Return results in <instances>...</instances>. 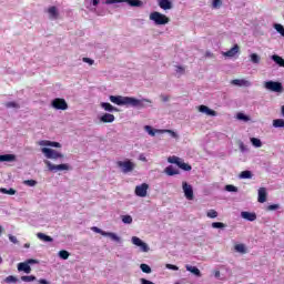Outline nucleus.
Segmentation results:
<instances>
[{
	"label": "nucleus",
	"instance_id": "f257e3e1",
	"mask_svg": "<svg viewBox=\"0 0 284 284\" xmlns=\"http://www.w3.org/2000/svg\"><path fill=\"white\" fill-rule=\"evenodd\" d=\"M111 103L115 105H131L132 108H145V103H152L148 99L139 100L136 98L121 97V95H110Z\"/></svg>",
	"mask_w": 284,
	"mask_h": 284
},
{
	"label": "nucleus",
	"instance_id": "f03ea898",
	"mask_svg": "<svg viewBox=\"0 0 284 284\" xmlns=\"http://www.w3.org/2000/svg\"><path fill=\"white\" fill-rule=\"evenodd\" d=\"M150 20L154 21L155 26H165L170 23V18H168L165 14L154 11L150 14Z\"/></svg>",
	"mask_w": 284,
	"mask_h": 284
},
{
	"label": "nucleus",
	"instance_id": "7ed1b4c3",
	"mask_svg": "<svg viewBox=\"0 0 284 284\" xmlns=\"http://www.w3.org/2000/svg\"><path fill=\"white\" fill-rule=\"evenodd\" d=\"M112 3H128L131 8H143V1L141 0H106V6H112Z\"/></svg>",
	"mask_w": 284,
	"mask_h": 284
},
{
	"label": "nucleus",
	"instance_id": "20e7f679",
	"mask_svg": "<svg viewBox=\"0 0 284 284\" xmlns=\"http://www.w3.org/2000/svg\"><path fill=\"white\" fill-rule=\"evenodd\" d=\"M118 168H121L123 174H128L129 172H133L136 164L134 162L126 160V161H118Z\"/></svg>",
	"mask_w": 284,
	"mask_h": 284
},
{
	"label": "nucleus",
	"instance_id": "39448f33",
	"mask_svg": "<svg viewBox=\"0 0 284 284\" xmlns=\"http://www.w3.org/2000/svg\"><path fill=\"white\" fill-rule=\"evenodd\" d=\"M44 164L47 165L49 172H63L70 170L68 164H52V162L45 160Z\"/></svg>",
	"mask_w": 284,
	"mask_h": 284
},
{
	"label": "nucleus",
	"instance_id": "423d86ee",
	"mask_svg": "<svg viewBox=\"0 0 284 284\" xmlns=\"http://www.w3.org/2000/svg\"><path fill=\"white\" fill-rule=\"evenodd\" d=\"M41 152L44 154L47 159H53V160L63 159V153L53 149L42 148Z\"/></svg>",
	"mask_w": 284,
	"mask_h": 284
},
{
	"label": "nucleus",
	"instance_id": "0eeeda50",
	"mask_svg": "<svg viewBox=\"0 0 284 284\" xmlns=\"http://www.w3.org/2000/svg\"><path fill=\"white\" fill-rule=\"evenodd\" d=\"M51 106L54 110H63V111H65V110H68V102L63 98H55V99L52 100Z\"/></svg>",
	"mask_w": 284,
	"mask_h": 284
},
{
	"label": "nucleus",
	"instance_id": "6e6552de",
	"mask_svg": "<svg viewBox=\"0 0 284 284\" xmlns=\"http://www.w3.org/2000/svg\"><path fill=\"white\" fill-rule=\"evenodd\" d=\"M264 87L271 92H283V83L281 82L267 81Z\"/></svg>",
	"mask_w": 284,
	"mask_h": 284
},
{
	"label": "nucleus",
	"instance_id": "1a4fd4ad",
	"mask_svg": "<svg viewBox=\"0 0 284 284\" xmlns=\"http://www.w3.org/2000/svg\"><path fill=\"white\" fill-rule=\"evenodd\" d=\"M182 190L187 201H194V190L192 189V185L187 184V182H183Z\"/></svg>",
	"mask_w": 284,
	"mask_h": 284
},
{
	"label": "nucleus",
	"instance_id": "9d476101",
	"mask_svg": "<svg viewBox=\"0 0 284 284\" xmlns=\"http://www.w3.org/2000/svg\"><path fill=\"white\" fill-rule=\"evenodd\" d=\"M148 190H150V185L148 183H142L141 185L135 186V195L145 199V196H148Z\"/></svg>",
	"mask_w": 284,
	"mask_h": 284
},
{
	"label": "nucleus",
	"instance_id": "9b49d317",
	"mask_svg": "<svg viewBox=\"0 0 284 284\" xmlns=\"http://www.w3.org/2000/svg\"><path fill=\"white\" fill-rule=\"evenodd\" d=\"M131 241L133 245H136V247H141L142 252H150V246H148L145 242H142L139 237L133 236Z\"/></svg>",
	"mask_w": 284,
	"mask_h": 284
},
{
	"label": "nucleus",
	"instance_id": "f8f14e48",
	"mask_svg": "<svg viewBox=\"0 0 284 284\" xmlns=\"http://www.w3.org/2000/svg\"><path fill=\"white\" fill-rule=\"evenodd\" d=\"M199 112H201L202 114H206L207 116H216V111L210 109V106L207 105H200L199 106Z\"/></svg>",
	"mask_w": 284,
	"mask_h": 284
},
{
	"label": "nucleus",
	"instance_id": "ddd939ff",
	"mask_svg": "<svg viewBox=\"0 0 284 284\" xmlns=\"http://www.w3.org/2000/svg\"><path fill=\"white\" fill-rule=\"evenodd\" d=\"M18 272H24V274H30L32 267L27 262H21L18 264Z\"/></svg>",
	"mask_w": 284,
	"mask_h": 284
},
{
	"label": "nucleus",
	"instance_id": "4468645a",
	"mask_svg": "<svg viewBox=\"0 0 284 284\" xmlns=\"http://www.w3.org/2000/svg\"><path fill=\"white\" fill-rule=\"evenodd\" d=\"M17 161V155L14 154H3V155H0V163H12Z\"/></svg>",
	"mask_w": 284,
	"mask_h": 284
},
{
	"label": "nucleus",
	"instance_id": "2eb2a0df",
	"mask_svg": "<svg viewBox=\"0 0 284 284\" xmlns=\"http://www.w3.org/2000/svg\"><path fill=\"white\" fill-rule=\"evenodd\" d=\"M232 85H239L240 88L241 87H244V88H250V85H252V83L247 80H239V79H235V80H232Z\"/></svg>",
	"mask_w": 284,
	"mask_h": 284
},
{
	"label": "nucleus",
	"instance_id": "dca6fc26",
	"mask_svg": "<svg viewBox=\"0 0 284 284\" xmlns=\"http://www.w3.org/2000/svg\"><path fill=\"white\" fill-rule=\"evenodd\" d=\"M242 219H244L245 221H255L256 220V213H252V212H247V211H243L241 213Z\"/></svg>",
	"mask_w": 284,
	"mask_h": 284
},
{
	"label": "nucleus",
	"instance_id": "f3484780",
	"mask_svg": "<svg viewBox=\"0 0 284 284\" xmlns=\"http://www.w3.org/2000/svg\"><path fill=\"white\" fill-rule=\"evenodd\" d=\"M158 3L162 10H172V1L170 0H158Z\"/></svg>",
	"mask_w": 284,
	"mask_h": 284
},
{
	"label": "nucleus",
	"instance_id": "a211bd4d",
	"mask_svg": "<svg viewBox=\"0 0 284 284\" xmlns=\"http://www.w3.org/2000/svg\"><path fill=\"white\" fill-rule=\"evenodd\" d=\"M48 14L50 19H53V20L59 19V10L54 6L49 7Z\"/></svg>",
	"mask_w": 284,
	"mask_h": 284
},
{
	"label": "nucleus",
	"instance_id": "6ab92c4d",
	"mask_svg": "<svg viewBox=\"0 0 284 284\" xmlns=\"http://www.w3.org/2000/svg\"><path fill=\"white\" fill-rule=\"evenodd\" d=\"M114 114L112 113H104L101 118L100 121L102 123H114Z\"/></svg>",
	"mask_w": 284,
	"mask_h": 284
},
{
	"label": "nucleus",
	"instance_id": "aec40b11",
	"mask_svg": "<svg viewBox=\"0 0 284 284\" xmlns=\"http://www.w3.org/2000/svg\"><path fill=\"white\" fill-rule=\"evenodd\" d=\"M258 203H265L267 201V191L265 187H261L258 190V197H257Z\"/></svg>",
	"mask_w": 284,
	"mask_h": 284
},
{
	"label": "nucleus",
	"instance_id": "412c9836",
	"mask_svg": "<svg viewBox=\"0 0 284 284\" xmlns=\"http://www.w3.org/2000/svg\"><path fill=\"white\" fill-rule=\"evenodd\" d=\"M239 50H240L239 44H235L229 51L224 52L223 55L229 58L236 57V54H239Z\"/></svg>",
	"mask_w": 284,
	"mask_h": 284
},
{
	"label": "nucleus",
	"instance_id": "4be33fe9",
	"mask_svg": "<svg viewBox=\"0 0 284 284\" xmlns=\"http://www.w3.org/2000/svg\"><path fill=\"white\" fill-rule=\"evenodd\" d=\"M39 145L49 146V148H61V143L52 142V141H49V140L40 141Z\"/></svg>",
	"mask_w": 284,
	"mask_h": 284
},
{
	"label": "nucleus",
	"instance_id": "5701e85b",
	"mask_svg": "<svg viewBox=\"0 0 284 284\" xmlns=\"http://www.w3.org/2000/svg\"><path fill=\"white\" fill-rule=\"evenodd\" d=\"M101 108H103V110H105V112H119V109L112 106V104H110V102H102Z\"/></svg>",
	"mask_w": 284,
	"mask_h": 284
},
{
	"label": "nucleus",
	"instance_id": "b1692460",
	"mask_svg": "<svg viewBox=\"0 0 284 284\" xmlns=\"http://www.w3.org/2000/svg\"><path fill=\"white\" fill-rule=\"evenodd\" d=\"M186 272H191V274H194V276L201 277V270L196 266L186 265Z\"/></svg>",
	"mask_w": 284,
	"mask_h": 284
},
{
	"label": "nucleus",
	"instance_id": "393cba45",
	"mask_svg": "<svg viewBox=\"0 0 284 284\" xmlns=\"http://www.w3.org/2000/svg\"><path fill=\"white\" fill-rule=\"evenodd\" d=\"M37 237L40 241H43L44 243H52V241H54V239H52V236L45 235V233H38Z\"/></svg>",
	"mask_w": 284,
	"mask_h": 284
},
{
	"label": "nucleus",
	"instance_id": "a878e982",
	"mask_svg": "<svg viewBox=\"0 0 284 284\" xmlns=\"http://www.w3.org/2000/svg\"><path fill=\"white\" fill-rule=\"evenodd\" d=\"M164 172H165V174H168V176H176V174H179V170H175V168L172 165L166 166L164 169Z\"/></svg>",
	"mask_w": 284,
	"mask_h": 284
},
{
	"label": "nucleus",
	"instance_id": "bb28decb",
	"mask_svg": "<svg viewBox=\"0 0 284 284\" xmlns=\"http://www.w3.org/2000/svg\"><path fill=\"white\" fill-rule=\"evenodd\" d=\"M178 168H180V170H183L184 172L192 171V165H190L189 163L183 162V160H180V163H178Z\"/></svg>",
	"mask_w": 284,
	"mask_h": 284
},
{
	"label": "nucleus",
	"instance_id": "cd10ccee",
	"mask_svg": "<svg viewBox=\"0 0 284 284\" xmlns=\"http://www.w3.org/2000/svg\"><path fill=\"white\" fill-rule=\"evenodd\" d=\"M156 132H159V134H170V136H172V139H179V134L172 130H158Z\"/></svg>",
	"mask_w": 284,
	"mask_h": 284
},
{
	"label": "nucleus",
	"instance_id": "c85d7f7f",
	"mask_svg": "<svg viewBox=\"0 0 284 284\" xmlns=\"http://www.w3.org/2000/svg\"><path fill=\"white\" fill-rule=\"evenodd\" d=\"M104 236H109V239H111V241H114L115 243H121V237H119V235H116L115 233L105 232Z\"/></svg>",
	"mask_w": 284,
	"mask_h": 284
},
{
	"label": "nucleus",
	"instance_id": "c756f323",
	"mask_svg": "<svg viewBox=\"0 0 284 284\" xmlns=\"http://www.w3.org/2000/svg\"><path fill=\"white\" fill-rule=\"evenodd\" d=\"M273 61L280 65V68H284V59L280 55H272Z\"/></svg>",
	"mask_w": 284,
	"mask_h": 284
},
{
	"label": "nucleus",
	"instance_id": "7c9ffc66",
	"mask_svg": "<svg viewBox=\"0 0 284 284\" xmlns=\"http://www.w3.org/2000/svg\"><path fill=\"white\" fill-rule=\"evenodd\" d=\"M0 192L1 194H9L10 196H14V194H17V190L14 189H4V187H1L0 189Z\"/></svg>",
	"mask_w": 284,
	"mask_h": 284
},
{
	"label": "nucleus",
	"instance_id": "2f4dec72",
	"mask_svg": "<svg viewBox=\"0 0 284 284\" xmlns=\"http://www.w3.org/2000/svg\"><path fill=\"white\" fill-rule=\"evenodd\" d=\"M21 281H23V283H32V281H37V276L23 275V276H21Z\"/></svg>",
	"mask_w": 284,
	"mask_h": 284
},
{
	"label": "nucleus",
	"instance_id": "473e14b6",
	"mask_svg": "<svg viewBox=\"0 0 284 284\" xmlns=\"http://www.w3.org/2000/svg\"><path fill=\"white\" fill-rule=\"evenodd\" d=\"M58 255L62 258V261H68L70 258V252L65 250H61Z\"/></svg>",
	"mask_w": 284,
	"mask_h": 284
},
{
	"label": "nucleus",
	"instance_id": "72a5a7b5",
	"mask_svg": "<svg viewBox=\"0 0 284 284\" xmlns=\"http://www.w3.org/2000/svg\"><path fill=\"white\" fill-rule=\"evenodd\" d=\"M235 250L240 252V254H247V248H245V244H236Z\"/></svg>",
	"mask_w": 284,
	"mask_h": 284
},
{
	"label": "nucleus",
	"instance_id": "f704fd0d",
	"mask_svg": "<svg viewBox=\"0 0 284 284\" xmlns=\"http://www.w3.org/2000/svg\"><path fill=\"white\" fill-rule=\"evenodd\" d=\"M144 129H145V132L150 134V136H156V133L159 134L158 130L152 129V126L150 125H145Z\"/></svg>",
	"mask_w": 284,
	"mask_h": 284
},
{
	"label": "nucleus",
	"instance_id": "c9c22d12",
	"mask_svg": "<svg viewBox=\"0 0 284 284\" xmlns=\"http://www.w3.org/2000/svg\"><path fill=\"white\" fill-rule=\"evenodd\" d=\"M211 226L214 229V230H223L224 227H226L225 223L223 222H213L211 224Z\"/></svg>",
	"mask_w": 284,
	"mask_h": 284
},
{
	"label": "nucleus",
	"instance_id": "e433bc0d",
	"mask_svg": "<svg viewBox=\"0 0 284 284\" xmlns=\"http://www.w3.org/2000/svg\"><path fill=\"white\" fill-rule=\"evenodd\" d=\"M169 163H174L175 165H179L181 163V158L173 155L168 158Z\"/></svg>",
	"mask_w": 284,
	"mask_h": 284
},
{
	"label": "nucleus",
	"instance_id": "4c0bfd02",
	"mask_svg": "<svg viewBox=\"0 0 284 284\" xmlns=\"http://www.w3.org/2000/svg\"><path fill=\"white\" fill-rule=\"evenodd\" d=\"M140 268L144 274H152V268L148 264H141Z\"/></svg>",
	"mask_w": 284,
	"mask_h": 284
},
{
	"label": "nucleus",
	"instance_id": "58836bf2",
	"mask_svg": "<svg viewBox=\"0 0 284 284\" xmlns=\"http://www.w3.org/2000/svg\"><path fill=\"white\" fill-rule=\"evenodd\" d=\"M206 216L209 219H216V216H219V212H216L214 209H211L206 212Z\"/></svg>",
	"mask_w": 284,
	"mask_h": 284
},
{
	"label": "nucleus",
	"instance_id": "ea45409f",
	"mask_svg": "<svg viewBox=\"0 0 284 284\" xmlns=\"http://www.w3.org/2000/svg\"><path fill=\"white\" fill-rule=\"evenodd\" d=\"M251 143L254 145V148H261V145H263V142H261L258 138H252Z\"/></svg>",
	"mask_w": 284,
	"mask_h": 284
},
{
	"label": "nucleus",
	"instance_id": "a19ab883",
	"mask_svg": "<svg viewBox=\"0 0 284 284\" xmlns=\"http://www.w3.org/2000/svg\"><path fill=\"white\" fill-rule=\"evenodd\" d=\"M240 179H252V171H242L240 173Z\"/></svg>",
	"mask_w": 284,
	"mask_h": 284
},
{
	"label": "nucleus",
	"instance_id": "79ce46f5",
	"mask_svg": "<svg viewBox=\"0 0 284 284\" xmlns=\"http://www.w3.org/2000/svg\"><path fill=\"white\" fill-rule=\"evenodd\" d=\"M274 128H284V120L283 119H276L273 121Z\"/></svg>",
	"mask_w": 284,
	"mask_h": 284
},
{
	"label": "nucleus",
	"instance_id": "37998d69",
	"mask_svg": "<svg viewBox=\"0 0 284 284\" xmlns=\"http://www.w3.org/2000/svg\"><path fill=\"white\" fill-rule=\"evenodd\" d=\"M250 57L252 63H261V57L258 54L252 53Z\"/></svg>",
	"mask_w": 284,
	"mask_h": 284
},
{
	"label": "nucleus",
	"instance_id": "c03bdc74",
	"mask_svg": "<svg viewBox=\"0 0 284 284\" xmlns=\"http://www.w3.org/2000/svg\"><path fill=\"white\" fill-rule=\"evenodd\" d=\"M274 28H275L276 32H278V34L284 37V27H283V24H275Z\"/></svg>",
	"mask_w": 284,
	"mask_h": 284
},
{
	"label": "nucleus",
	"instance_id": "a18cd8bd",
	"mask_svg": "<svg viewBox=\"0 0 284 284\" xmlns=\"http://www.w3.org/2000/svg\"><path fill=\"white\" fill-rule=\"evenodd\" d=\"M24 185H28L29 187H34L37 185V180H26L23 181Z\"/></svg>",
	"mask_w": 284,
	"mask_h": 284
},
{
	"label": "nucleus",
	"instance_id": "49530a36",
	"mask_svg": "<svg viewBox=\"0 0 284 284\" xmlns=\"http://www.w3.org/2000/svg\"><path fill=\"white\" fill-rule=\"evenodd\" d=\"M17 277L14 275H9L6 277L4 283H17Z\"/></svg>",
	"mask_w": 284,
	"mask_h": 284
},
{
	"label": "nucleus",
	"instance_id": "de8ad7c7",
	"mask_svg": "<svg viewBox=\"0 0 284 284\" xmlns=\"http://www.w3.org/2000/svg\"><path fill=\"white\" fill-rule=\"evenodd\" d=\"M225 190H226V192H239V187H236V186H234L232 184H227L225 186Z\"/></svg>",
	"mask_w": 284,
	"mask_h": 284
},
{
	"label": "nucleus",
	"instance_id": "09e8293b",
	"mask_svg": "<svg viewBox=\"0 0 284 284\" xmlns=\"http://www.w3.org/2000/svg\"><path fill=\"white\" fill-rule=\"evenodd\" d=\"M92 232H95V234H101V236H105V231L97 227V226H93L91 227Z\"/></svg>",
	"mask_w": 284,
	"mask_h": 284
},
{
	"label": "nucleus",
	"instance_id": "8fccbe9b",
	"mask_svg": "<svg viewBox=\"0 0 284 284\" xmlns=\"http://www.w3.org/2000/svg\"><path fill=\"white\" fill-rule=\"evenodd\" d=\"M122 222L130 225L132 223V217L130 215H124L122 216Z\"/></svg>",
	"mask_w": 284,
	"mask_h": 284
},
{
	"label": "nucleus",
	"instance_id": "3c124183",
	"mask_svg": "<svg viewBox=\"0 0 284 284\" xmlns=\"http://www.w3.org/2000/svg\"><path fill=\"white\" fill-rule=\"evenodd\" d=\"M237 119L240 121H245V122L250 121V116L244 115L243 113H237Z\"/></svg>",
	"mask_w": 284,
	"mask_h": 284
},
{
	"label": "nucleus",
	"instance_id": "603ef678",
	"mask_svg": "<svg viewBox=\"0 0 284 284\" xmlns=\"http://www.w3.org/2000/svg\"><path fill=\"white\" fill-rule=\"evenodd\" d=\"M6 108H17V109H19L20 106H19V103H17V102H7Z\"/></svg>",
	"mask_w": 284,
	"mask_h": 284
},
{
	"label": "nucleus",
	"instance_id": "864d4df0",
	"mask_svg": "<svg viewBox=\"0 0 284 284\" xmlns=\"http://www.w3.org/2000/svg\"><path fill=\"white\" fill-rule=\"evenodd\" d=\"M222 3V0H213V8H221Z\"/></svg>",
	"mask_w": 284,
	"mask_h": 284
},
{
	"label": "nucleus",
	"instance_id": "5fc2aeb1",
	"mask_svg": "<svg viewBox=\"0 0 284 284\" xmlns=\"http://www.w3.org/2000/svg\"><path fill=\"white\" fill-rule=\"evenodd\" d=\"M82 61H83V63H89V65H94V60H92L90 58H83Z\"/></svg>",
	"mask_w": 284,
	"mask_h": 284
},
{
	"label": "nucleus",
	"instance_id": "6e6d98bb",
	"mask_svg": "<svg viewBox=\"0 0 284 284\" xmlns=\"http://www.w3.org/2000/svg\"><path fill=\"white\" fill-rule=\"evenodd\" d=\"M166 268L168 270H173L174 272L179 271V266H176L174 264H166Z\"/></svg>",
	"mask_w": 284,
	"mask_h": 284
},
{
	"label": "nucleus",
	"instance_id": "4d7b16f0",
	"mask_svg": "<svg viewBox=\"0 0 284 284\" xmlns=\"http://www.w3.org/2000/svg\"><path fill=\"white\" fill-rule=\"evenodd\" d=\"M175 72H178V74H185V68H183V67H176Z\"/></svg>",
	"mask_w": 284,
	"mask_h": 284
},
{
	"label": "nucleus",
	"instance_id": "13d9d810",
	"mask_svg": "<svg viewBox=\"0 0 284 284\" xmlns=\"http://www.w3.org/2000/svg\"><path fill=\"white\" fill-rule=\"evenodd\" d=\"M26 262L28 263V265H37V263H39V261L34 258H29Z\"/></svg>",
	"mask_w": 284,
	"mask_h": 284
},
{
	"label": "nucleus",
	"instance_id": "bf43d9fd",
	"mask_svg": "<svg viewBox=\"0 0 284 284\" xmlns=\"http://www.w3.org/2000/svg\"><path fill=\"white\" fill-rule=\"evenodd\" d=\"M9 241H11V243H14L17 245V243H19V240H17V236L14 235H9Z\"/></svg>",
	"mask_w": 284,
	"mask_h": 284
},
{
	"label": "nucleus",
	"instance_id": "052dcab7",
	"mask_svg": "<svg viewBox=\"0 0 284 284\" xmlns=\"http://www.w3.org/2000/svg\"><path fill=\"white\" fill-rule=\"evenodd\" d=\"M267 210L270 211L278 210V204L268 205Z\"/></svg>",
	"mask_w": 284,
	"mask_h": 284
},
{
	"label": "nucleus",
	"instance_id": "680f3d73",
	"mask_svg": "<svg viewBox=\"0 0 284 284\" xmlns=\"http://www.w3.org/2000/svg\"><path fill=\"white\" fill-rule=\"evenodd\" d=\"M140 281H141V284H154V282L149 281L146 278H141Z\"/></svg>",
	"mask_w": 284,
	"mask_h": 284
},
{
	"label": "nucleus",
	"instance_id": "e2e57ef3",
	"mask_svg": "<svg viewBox=\"0 0 284 284\" xmlns=\"http://www.w3.org/2000/svg\"><path fill=\"white\" fill-rule=\"evenodd\" d=\"M39 283L40 284H50V282H48L47 280H43V278L39 280Z\"/></svg>",
	"mask_w": 284,
	"mask_h": 284
},
{
	"label": "nucleus",
	"instance_id": "0e129e2a",
	"mask_svg": "<svg viewBox=\"0 0 284 284\" xmlns=\"http://www.w3.org/2000/svg\"><path fill=\"white\" fill-rule=\"evenodd\" d=\"M92 6L94 7L99 6V0H92Z\"/></svg>",
	"mask_w": 284,
	"mask_h": 284
},
{
	"label": "nucleus",
	"instance_id": "69168bd1",
	"mask_svg": "<svg viewBox=\"0 0 284 284\" xmlns=\"http://www.w3.org/2000/svg\"><path fill=\"white\" fill-rule=\"evenodd\" d=\"M219 276H221V272H220V271H216V272H215V278H219Z\"/></svg>",
	"mask_w": 284,
	"mask_h": 284
},
{
	"label": "nucleus",
	"instance_id": "338daca9",
	"mask_svg": "<svg viewBox=\"0 0 284 284\" xmlns=\"http://www.w3.org/2000/svg\"><path fill=\"white\" fill-rule=\"evenodd\" d=\"M240 148H241L242 152H245V146L243 145V143H241Z\"/></svg>",
	"mask_w": 284,
	"mask_h": 284
},
{
	"label": "nucleus",
	"instance_id": "774afa93",
	"mask_svg": "<svg viewBox=\"0 0 284 284\" xmlns=\"http://www.w3.org/2000/svg\"><path fill=\"white\" fill-rule=\"evenodd\" d=\"M282 114H283V116H284V105L282 106Z\"/></svg>",
	"mask_w": 284,
	"mask_h": 284
}]
</instances>
